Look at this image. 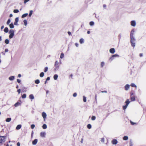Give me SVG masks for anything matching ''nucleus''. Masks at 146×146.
Instances as JSON below:
<instances>
[{"instance_id": "f257e3e1", "label": "nucleus", "mask_w": 146, "mask_h": 146, "mask_svg": "<svg viewBox=\"0 0 146 146\" xmlns=\"http://www.w3.org/2000/svg\"><path fill=\"white\" fill-rule=\"evenodd\" d=\"M134 33V31L133 30L131 31L130 33V42L131 44V46L133 48H134L135 46V40L133 36Z\"/></svg>"}, {"instance_id": "f03ea898", "label": "nucleus", "mask_w": 146, "mask_h": 146, "mask_svg": "<svg viewBox=\"0 0 146 146\" xmlns=\"http://www.w3.org/2000/svg\"><path fill=\"white\" fill-rule=\"evenodd\" d=\"M6 136H0V143H2L5 141Z\"/></svg>"}, {"instance_id": "7ed1b4c3", "label": "nucleus", "mask_w": 146, "mask_h": 146, "mask_svg": "<svg viewBox=\"0 0 146 146\" xmlns=\"http://www.w3.org/2000/svg\"><path fill=\"white\" fill-rule=\"evenodd\" d=\"M11 33L9 35V38H11L13 37L14 35V32L13 30H11L9 32V33Z\"/></svg>"}, {"instance_id": "20e7f679", "label": "nucleus", "mask_w": 146, "mask_h": 146, "mask_svg": "<svg viewBox=\"0 0 146 146\" xmlns=\"http://www.w3.org/2000/svg\"><path fill=\"white\" fill-rule=\"evenodd\" d=\"M59 68V64H54V69L55 71L58 70Z\"/></svg>"}, {"instance_id": "39448f33", "label": "nucleus", "mask_w": 146, "mask_h": 146, "mask_svg": "<svg viewBox=\"0 0 146 146\" xmlns=\"http://www.w3.org/2000/svg\"><path fill=\"white\" fill-rule=\"evenodd\" d=\"M42 115L44 118V121H45V119L46 117V113L45 112H43L42 113Z\"/></svg>"}, {"instance_id": "423d86ee", "label": "nucleus", "mask_w": 146, "mask_h": 146, "mask_svg": "<svg viewBox=\"0 0 146 146\" xmlns=\"http://www.w3.org/2000/svg\"><path fill=\"white\" fill-rule=\"evenodd\" d=\"M124 88H125V90L127 91V90H128L129 89V88L130 85L128 84H127L125 86Z\"/></svg>"}, {"instance_id": "0eeeda50", "label": "nucleus", "mask_w": 146, "mask_h": 146, "mask_svg": "<svg viewBox=\"0 0 146 146\" xmlns=\"http://www.w3.org/2000/svg\"><path fill=\"white\" fill-rule=\"evenodd\" d=\"M112 144L114 145H116L117 143V140L115 139H113L111 141Z\"/></svg>"}, {"instance_id": "6e6552de", "label": "nucleus", "mask_w": 146, "mask_h": 146, "mask_svg": "<svg viewBox=\"0 0 146 146\" xmlns=\"http://www.w3.org/2000/svg\"><path fill=\"white\" fill-rule=\"evenodd\" d=\"M131 26L135 27L136 25V23L135 21H132L131 22Z\"/></svg>"}, {"instance_id": "1a4fd4ad", "label": "nucleus", "mask_w": 146, "mask_h": 146, "mask_svg": "<svg viewBox=\"0 0 146 146\" xmlns=\"http://www.w3.org/2000/svg\"><path fill=\"white\" fill-rule=\"evenodd\" d=\"M135 96H130L131 101V102L134 101L135 100Z\"/></svg>"}, {"instance_id": "9d476101", "label": "nucleus", "mask_w": 146, "mask_h": 146, "mask_svg": "<svg viewBox=\"0 0 146 146\" xmlns=\"http://www.w3.org/2000/svg\"><path fill=\"white\" fill-rule=\"evenodd\" d=\"M110 52L111 54H113L115 52V50L114 48H111L110 50Z\"/></svg>"}, {"instance_id": "9b49d317", "label": "nucleus", "mask_w": 146, "mask_h": 146, "mask_svg": "<svg viewBox=\"0 0 146 146\" xmlns=\"http://www.w3.org/2000/svg\"><path fill=\"white\" fill-rule=\"evenodd\" d=\"M46 135V133L44 132H42L40 133V136L42 137H45Z\"/></svg>"}, {"instance_id": "f8f14e48", "label": "nucleus", "mask_w": 146, "mask_h": 146, "mask_svg": "<svg viewBox=\"0 0 146 146\" xmlns=\"http://www.w3.org/2000/svg\"><path fill=\"white\" fill-rule=\"evenodd\" d=\"M38 142V140L37 139H34L32 142V144L33 145H35Z\"/></svg>"}, {"instance_id": "ddd939ff", "label": "nucleus", "mask_w": 146, "mask_h": 146, "mask_svg": "<svg viewBox=\"0 0 146 146\" xmlns=\"http://www.w3.org/2000/svg\"><path fill=\"white\" fill-rule=\"evenodd\" d=\"M21 103L19 102H17V103H16L14 104V106L15 107H18V106H21Z\"/></svg>"}, {"instance_id": "4468645a", "label": "nucleus", "mask_w": 146, "mask_h": 146, "mask_svg": "<svg viewBox=\"0 0 146 146\" xmlns=\"http://www.w3.org/2000/svg\"><path fill=\"white\" fill-rule=\"evenodd\" d=\"M9 79L10 80L12 81L14 80L15 76H11L9 77Z\"/></svg>"}, {"instance_id": "2eb2a0df", "label": "nucleus", "mask_w": 146, "mask_h": 146, "mask_svg": "<svg viewBox=\"0 0 146 146\" xmlns=\"http://www.w3.org/2000/svg\"><path fill=\"white\" fill-rule=\"evenodd\" d=\"M119 56L118 54H115L114 55H113L110 58V59H111V60H112L113 59L114 57H118Z\"/></svg>"}, {"instance_id": "dca6fc26", "label": "nucleus", "mask_w": 146, "mask_h": 146, "mask_svg": "<svg viewBox=\"0 0 146 146\" xmlns=\"http://www.w3.org/2000/svg\"><path fill=\"white\" fill-rule=\"evenodd\" d=\"M29 98L31 100H33L34 98L33 95V94H31L29 95Z\"/></svg>"}, {"instance_id": "f3484780", "label": "nucleus", "mask_w": 146, "mask_h": 146, "mask_svg": "<svg viewBox=\"0 0 146 146\" xmlns=\"http://www.w3.org/2000/svg\"><path fill=\"white\" fill-rule=\"evenodd\" d=\"M58 77V75L57 74H54L53 76L54 79L55 80H56L57 79Z\"/></svg>"}, {"instance_id": "a211bd4d", "label": "nucleus", "mask_w": 146, "mask_h": 146, "mask_svg": "<svg viewBox=\"0 0 146 146\" xmlns=\"http://www.w3.org/2000/svg\"><path fill=\"white\" fill-rule=\"evenodd\" d=\"M21 127V125H18L16 127V129L17 130H19L20 129Z\"/></svg>"}, {"instance_id": "6ab92c4d", "label": "nucleus", "mask_w": 146, "mask_h": 146, "mask_svg": "<svg viewBox=\"0 0 146 146\" xmlns=\"http://www.w3.org/2000/svg\"><path fill=\"white\" fill-rule=\"evenodd\" d=\"M130 102L129 101V100L127 99L125 102V103H126V105L127 106H128Z\"/></svg>"}, {"instance_id": "aec40b11", "label": "nucleus", "mask_w": 146, "mask_h": 146, "mask_svg": "<svg viewBox=\"0 0 146 146\" xmlns=\"http://www.w3.org/2000/svg\"><path fill=\"white\" fill-rule=\"evenodd\" d=\"M11 120V118H7L5 120V121L7 122H10Z\"/></svg>"}, {"instance_id": "412c9836", "label": "nucleus", "mask_w": 146, "mask_h": 146, "mask_svg": "<svg viewBox=\"0 0 146 146\" xmlns=\"http://www.w3.org/2000/svg\"><path fill=\"white\" fill-rule=\"evenodd\" d=\"M28 15V13H25L23 15L21 16L22 18H23L26 17Z\"/></svg>"}, {"instance_id": "4be33fe9", "label": "nucleus", "mask_w": 146, "mask_h": 146, "mask_svg": "<svg viewBox=\"0 0 146 146\" xmlns=\"http://www.w3.org/2000/svg\"><path fill=\"white\" fill-rule=\"evenodd\" d=\"M131 86L132 87H135V88H136L137 87V86L136 85H135V84L134 83H131Z\"/></svg>"}, {"instance_id": "5701e85b", "label": "nucleus", "mask_w": 146, "mask_h": 146, "mask_svg": "<svg viewBox=\"0 0 146 146\" xmlns=\"http://www.w3.org/2000/svg\"><path fill=\"white\" fill-rule=\"evenodd\" d=\"M135 96V94L133 92L131 91L130 93V96Z\"/></svg>"}, {"instance_id": "b1692460", "label": "nucleus", "mask_w": 146, "mask_h": 146, "mask_svg": "<svg viewBox=\"0 0 146 146\" xmlns=\"http://www.w3.org/2000/svg\"><path fill=\"white\" fill-rule=\"evenodd\" d=\"M8 29L7 27H5L4 29V31L6 33H7L8 32Z\"/></svg>"}, {"instance_id": "393cba45", "label": "nucleus", "mask_w": 146, "mask_h": 146, "mask_svg": "<svg viewBox=\"0 0 146 146\" xmlns=\"http://www.w3.org/2000/svg\"><path fill=\"white\" fill-rule=\"evenodd\" d=\"M128 136H125L123 138V139L124 140H127L128 139Z\"/></svg>"}, {"instance_id": "a878e982", "label": "nucleus", "mask_w": 146, "mask_h": 146, "mask_svg": "<svg viewBox=\"0 0 146 146\" xmlns=\"http://www.w3.org/2000/svg\"><path fill=\"white\" fill-rule=\"evenodd\" d=\"M80 44H82L84 42V40L82 38H81L80 40Z\"/></svg>"}, {"instance_id": "bb28decb", "label": "nucleus", "mask_w": 146, "mask_h": 146, "mask_svg": "<svg viewBox=\"0 0 146 146\" xmlns=\"http://www.w3.org/2000/svg\"><path fill=\"white\" fill-rule=\"evenodd\" d=\"M35 83L38 84L40 83V80L38 79H37L35 81Z\"/></svg>"}, {"instance_id": "cd10ccee", "label": "nucleus", "mask_w": 146, "mask_h": 146, "mask_svg": "<svg viewBox=\"0 0 146 146\" xmlns=\"http://www.w3.org/2000/svg\"><path fill=\"white\" fill-rule=\"evenodd\" d=\"M44 75V73L43 72H41L40 74V76L41 77H42Z\"/></svg>"}, {"instance_id": "c85d7f7f", "label": "nucleus", "mask_w": 146, "mask_h": 146, "mask_svg": "<svg viewBox=\"0 0 146 146\" xmlns=\"http://www.w3.org/2000/svg\"><path fill=\"white\" fill-rule=\"evenodd\" d=\"M47 125L46 124H44L42 125V128L44 129H45L47 128Z\"/></svg>"}, {"instance_id": "c756f323", "label": "nucleus", "mask_w": 146, "mask_h": 146, "mask_svg": "<svg viewBox=\"0 0 146 146\" xmlns=\"http://www.w3.org/2000/svg\"><path fill=\"white\" fill-rule=\"evenodd\" d=\"M83 100L84 102H86V98L85 96H83Z\"/></svg>"}, {"instance_id": "7c9ffc66", "label": "nucleus", "mask_w": 146, "mask_h": 146, "mask_svg": "<svg viewBox=\"0 0 146 146\" xmlns=\"http://www.w3.org/2000/svg\"><path fill=\"white\" fill-rule=\"evenodd\" d=\"M133 143L132 140H130V146H133Z\"/></svg>"}, {"instance_id": "2f4dec72", "label": "nucleus", "mask_w": 146, "mask_h": 146, "mask_svg": "<svg viewBox=\"0 0 146 146\" xmlns=\"http://www.w3.org/2000/svg\"><path fill=\"white\" fill-rule=\"evenodd\" d=\"M9 27L11 28H13L14 27V26L13 23H11L9 25Z\"/></svg>"}, {"instance_id": "473e14b6", "label": "nucleus", "mask_w": 146, "mask_h": 146, "mask_svg": "<svg viewBox=\"0 0 146 146\" xmlns=\"http://www.w3.org/2000/svg\"><path fill=\"white\" fill-rule=\"evenodd\" d=\"M87 127L89 129H90L92 128V125L90 124H88L87 125Z\"/></svg>"}, {"instance_id": "72a5a7b5", "label": "nucleus", "mask_w": 146, "mask_h": 146, "mask_svg": "<svg viewBox=\"0 0 146 146\" xmlns=\"http://www.w3.org/2000/svg\"><path fill=\"white\" fill-rule=\"evenodd\" d=\"M64 57V55L63 53H61L60 56V58H63Z\"/></svg>"}, {"instance_id": "f704fd0d", "label": "nucleus", "mask_w": 146, "mask_h": 146, "mask_svg": "<svg viewBox=\"0 0 146 146\" xmlns=\"http://www.w3.org/2000/svg\"><path fill=\"white\" fill-rule=\"evenodd\" d=\"M26 97V94H24L22 96V98H25Z\"/></svg>"}, {"instance_id": "c9c22d12", "label": "nucleus", "mask_w": 146, "mask_h": 146, "mask_svg": "<svg viewBox=\"0 0 146 146\" xmlns=\"http://www.w3.org/2000/svg\"><path fill=\"white\" fill-rule=\"evenodd\" d=\"M48 70V67H46L44 68V72H46Z\"/></svg>"}, {"instance_id": "e433bc0d", "label": "nucleus", "mask_w": 146, "mask_h": 146, "mask_svg": "<svg viewBox=\"0 0 146 146\" xmlns=\"http://www.w3.org/2000/svg\"><path fill=\"white\" fill-rule=\"evenodd\" d=\"M96 118V117L94 116H93L91 118L92 120L94 121L95 120Z\"/></svg>"}, {"instance_id": "4c0bfd02", "label": "nucleus", "mask_w": 146, "mask_h": 146, "mask_svg": "<svg viewBox=\"0 0 146 146\" xmlns=\"http://www.w3.org/2000/svg\"><path fill=\"white\" fill-rule=\"evenodd\" d=\"M94 23L93 21H91L90 22V25L91 26H92L94 25Z\"/></svg>"}, {"instance_id": "58836bf2", "label": "nucleus", "mask_w": 146, "mask_h": 146, "mask_svg": "<svg viewBox=\"0 0 146 146\" xmlns=\"http://www.w3.org/2000/svg\"><path fill=\"white\" fill-rule=\"evenodd\" d=\"M9 40L7 39H6L5 40V42L6 44H8L9 43Z\"/></svg>"}, {"instance_id": "ea45409f", "label": "nucleus", "mask_w": 146, "mask_h": 146, "mask_svg": "<svg viewBox=\"0 0 146 146\" xmlns=\"http://www.w3.org/2000/svg\"><path fill=\"white\" fill-rule=\"evenodd\" d=\"M19 11L18 9H15L14 10L13 12L15 13H18Z\"/></svg>"}, {"instance_id": "a19ab883", "label": "nucleus", "mask_w": 146, "mask_h": 146, "mask_svg": "<svg viewBox=\"0 0 146 146\" xmlns=\"http://www.w3.org/2000/svg\"><path fill=\"white\" fill-rule=\"evenodd\" d=\"M128 106L127 105H125V106H124L123 107V110L125 109Z\"/></svg>"}, {"instance_id": "79ce46f5", "label": "nucleus", "mask_w": 146, "mask_h": 146, "mask_svg": "<svg viewBox=\"0 0 146 146\" xmlns=\"http://www.w3.org/2000/svg\"><path fill=\"white\" fill-rule=\"evenodd\" d=\"M32 13H33V11H32V10L30 11L29 13V16L31 17V16Z\"/></svg>"}, {"instance_id": "37998d69", "label": "nucleus", "mask_w": 146, "mask_h": 146, "mask_svg": "<svg viewBox=\"0 0 146 146\" xmlns=\"http://www.w3.org/2000/svg\"><path fill=\"white\" fill-rule=\"evenodd\" d=\"M23 22L24 23V24L25 25H27V21L26 20H24L23 21Z\"/></svg>"}, {"instance_id": "c03bdc74", "label": "nucleus", "mask_w": 146, "mask_h": 146, "mask_svg": "<svg viewBox=\"0 0 146 146\" xmlns=\"http://www.w3.org/2000/svg\"><path fill=\"white\" fill-rule=\"evenodd\" d=\"M11 22V20L10 19H8V20H7V25H9V23H10Z\"/></svg>"}, {"instance_id": "a18cd8bd", "label": "nucleus", "mask_w": 146, "mask_h": 146, "mask_svg": "<svg viewBox=\"0 0 146 146\" xmlns=\"http://www.w3.org/2000/svg\"><path fill=\"white\" fill-rule=\"evenodd\" d=\"M130 123H131V124L132 125H134V124H137V123H134V122H132L131 121H130Z\"/></svg>"}, {"instance_id": "49530a36", "label": "nucleus", "mask_w": 146, "mask_h": 146, "mask_svg": "<svg viewBox=\"0 0 146 146\" xmlns=\"http://www.w3.org/2000/svg\"><path fill=\"white\" fill-rule=\"evenodd\" d=\"M77 94L76 93H74L73 94V96L74 97H76L77 96Z\"/></svg>"}, {"instance_id": "de8ad7c7", "label": "nucleus", "mask_w": 146, "mask_h": 146, "mask_svg": "<svg viewBox=\"0 0 146 146\" xmlns=\"http://www.w3.org/2000/svg\"><path fill=\"white\" fill-rule=\"evenodd\" d=\"M31 128L32 129H33L34 128V127H35V125L34 124H32L31 125Z\"/></svg>"}, {"instance_id": "09e8293b", "label": "nucleus", "mask_w": 146, "mask_h": 146, "mask_svg": "<svg viewBox=\"0 0 146 146\" xmlns=\"http://www.w3.org/2000/svg\"><path fill=\"white\" fill-rule=\"evenodd\" d=\"M19 21V18L18 17H17L15 19V21L16 22H18Z\"/></svg>"}, {"instance_id": "8fccbe9b", "label": "nucleus", "mask_w": 146, "mask_h": 146, "mask_svg": "<svg viewBox=\"0 0 146 146\" xmlns=\"http://www.w3.org/2000/svg\"><path fill=\"white\" fill-rule=\"evenodd\" d=\"M101 141L102 142L104 143V138H102L101 139Z\"/></svg>"}, {"instance_id": "3c124183", "label": "nucleus", "mask_w": 146, "mask_h": 146, "mask_svg": "<svg viewBox=\"0 0 146 146\" xmlns=\"http://www.w3.org/2000/svg\"><path fill=\"white\" fill-rule=\"evenodd\" d=\"M17 81L18 83H20L21 81V80L19 79H17Z\"/></svg>"}, {"instance_id": "603ef678", "label": "nucleus", "mask_w": 146, "mask_h": 146, "mask_svg": "<svg viewBox=\"0 0 146 146\" xmlns=\"http://www.w3.org/2000/svg\"><path fill=\"white\" fill-rule=\"evenodd\" d=\"M21 91V90L20 89H19L18 90L17 92H18V93L19 94L20 93Z\"/></svg>"}, {"instance_id": "864d4df0", "label": "nucleus", "mask_w": 146, "mask_h": 146, "mask_svg": "<svg viewBox=\"0 0 146 146\" xmlns=\"http://www.w3.org/2000/svg\"><path fill=\"white\" fill-rule=\"evenodd\" d=\"M30 0H25L24 1V3H26L27 2L29 1Z\"/></svg>"}, {"instance_id": "5fc2aeb1", "label": "nucleus", "mask_w": 146, "mask_h": 146, "mask_svg": "<svg viewBox=\"0 0 146 146\" xmlns=\"http://www.w3.org/2000/svg\"><path fill=\"white\" fill-rule=\"evenodd\" d=\"M17 146H20V144L19 142H18L17 143Z\"/></svg>"}, {"instance_id": "6e6d98bb", "label": "nucleus", "mask_w": 146, "mask_h": 146, "mask_svg": "<svg viewBox=\"0 0 146 146\" xmlns=\"http://www.w3.org/2000/svg\"><path fill=\"white\" fill-rule=\"evenodd\" d=\"M50 79V78L49 77H47L46 79V81H48V80H49Z\"/></svg>"}, {"instance_id": "4d7b16f0", "label": "nucleus", "mask_w": 146, "mask_h": 146, "mask_svg": "<svg viewBox=\"0 0 146 146\" xmlns=\"http://www.w3.org/2000/svg\"><path fill=\"white\" fill-rule=\"evenodd\" d=\"M139 56H140V57H142V56H143V54H142V53H140V54H139Z\"/></svg>"}, {"instance_id": "13d9d810", "label": "nucleus", "mask_w": 146, "mask_h": 146, "mask_svg": "<svg viewBox=\"0 0 146 146\" xmlns=\"http://www.w3.org/2000/svg\"><path fill=\"white\" fill-rule=\"evenodd\" d=\"M68 35H71V32H70V31H68Z\"/></svg>"}, {"instance_id": "bf43d9fd", "label": "nucleus", "mask_w": 146, "mask_h": 146, "mask_svg": "<svg viewBox=\"0 0 146 146\" xmlns=\"http://www.w3.org/2000/svg\"><path fill=\"white\" fill-rule=\"evenodd\" d=\"M75 45L76 47H78V43H76L75 44Z\"/></svg>"}, {"instance_id": "052dcab7", "label": "nucleus", "mask_w": 146, "mask_h": 146, "mask_svg": "<svg viewBox=\"0 0 146 146\" xmlns=\"http://www.w3.org/2000/svg\"><path fill=\"white\" fill-rule=\"evenodd\" d=\"M21 75L20 74H19L18 76V77L19 78L21 77Z\"/></svg>"}, {"instance_id": "680f3d73", "label": "nucleus", "mask_w": 146, "mask_h": 146, "mask_svg": "<svg viewBox=\"0 0 146 146\" xmlns=\"http://www.w3.org/2000/svg\"><path fill=\"white\" fill-rule=\"evenodd\" d=\"M102 93H107V91H102L101 92Z\"/></svg>"}, {"instance_id": "e2e57ef3", "label": "nucleus", "mask_w": 146, "mask_h": 146, "mask_svg": "<svg viewBox=\"0 0 146 146\" xmlns=\"http://www.w3.org/2000/svg\"><path fill=\"white\" fill-rule=\"evenodd\" d=\"M8 51V50L6 48V49H5V52H7Z\"/></svg>"}, {"instance_id": "0e129e2a", "label": "nucleus", "mask_w": 146, "mask_h": 146, "mask_svg": "<svg viewBox=\"0 0 146 146\" xmlns=\"http://www.w3.org/2000/svg\"><path fill=\"white\" fill-rule=\"evenodd\" d=\"M14 24L15 25H17V22H15L14 23Z\"/></svg>"}, {"instance_id": "69168bd1", "label": "nucleus", "mask_w": 146, "mask_h": 146, "mask_svg": "<svg viewBox=\"0 0 146 146\" xmlns=\"http://www.w3.org/2000/svg\"><path fill=\"white\" fill-rule=\"evenodd\" d=\"M83 139L82 138L81 139L80 142L81 143H83Z\"/></svg>"}, {"instance_id": "338daca9", "label": "nucleus", "mask_w": 146, "mask_h": 146, "mask_svg": "<svg viewBox=\"0 0 146 146\" xmlns=\"http://www.w3.org/2000/svg\"><path fill=\"white\" fill-rule=\"evenodd\" d=\"M4 28V26H2L1 27V29H3Z\"/></svg>"}, {"instance_id": "774afa93", "label": "nucleus", "mask_w": 146, "mask_h": 146, "mask_svg": "<svg viewBox=\"0 0 146 146\" xmlns=\"http://www.w3.org/2000/svg\"><path fill=\"white\" fill-rule=\"evenodd\" d=\"M12 16H13V15H12V14H11L10 15H9V17H12Z\"/></svg>"}]
</instances>
